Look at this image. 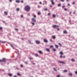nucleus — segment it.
<instances>
[{
  "label": "nucleus",
  "instance_id": "2f4dec72",
  "mask_svg": "<svg viewBox=\"0 0 77 77\" xmlns=\"http://www.w3.org/2000/svg\"><path fill=\"white\" fill-rule=\"evenodd\" d=\"M20 66L21 67V68H23V65L21 64L20 65Z\"/></svg>",
  "mask_w": 77,
  "mask_h": 77
},
{
  "label": "nucleus",
  "instance_id": "7ed1b4c3",
  "mask_svg": "<svg viewBox=\"0 0 77 77\" xmlns=\"http://www.w3.org/2000/svg\"><path fill=\"white\" fill-rule=\"evenodd\" d=\"M32 21H33L34 22H35V23H36V19L35 18H32Z\"/></svg>",
  "mask_w": 77,
  "mask_h": 77
},
{
  "label": "nucleus",
  "instance_id": "9d476101",
  "mask_svg": "<svg viewBox=\"0 0 77 77\" xmlns=\"http://www.w3.org/2000/svg\"><path fill=\"white\" fill-rule=\"evenodd\" d=\"M60 55H63V53L62 51H61L60 52Z\"/></svg>",
  "mask_w": 77,
  "mask_h": 77
},
{
  "label": "nucleus",
  "instance_id": "72a5a7b5",
  "mask_svg": "<svg viewBox=\"0 0 77 77\" xmlns=\"http://www.w3.org/2000/svg\"><path fill=\"white\" fill-rule=\"evenodd\" d=\"M60 58H62V57H63V56L62 55H60Z\"/></svg>",
  "mask_w": 77,
  "mask_h": 77
},
{
  "label": "nucleus",
  "instance_id": "0e129e2a",
  "mask_svg": "<svg viewBox=\"0 0 77 77\" xmlns=\"http://www.w3.org/2000/svg\"><path fill=\"white\" fill-rule=\"evenodd\" d=\"M63 57L64 58H65V56H63Z\"/></svg>",
  "mask_w": 77,
  "mask_h": 77
},
{
  "label": "nucleus",
  "instance_id": "0eeeda50",
  "mask_svg": "<svg viewBox=\"0 0 77 77\" xmlns=\"http://www.w3.org/2000/svg\"><path fill=\"white\" fill-rule=\"evenodd\" d=\"M51 1L52 3V5H54L55 4L54 2V1L53 0H51Z\"/></svg>",
  "mask_w": 77,
  "mask_h": 77
},
{
  "label": "nucleus",
  "instance_id": "37998d69",
  "mask_svg": "<svg viewBox=\"0 0 77 77\" xmlns=\"http://www.w3.org/2000/svg\"><path fill=\"white\" fill-rule=\"evenodd\" d=\"M68 6H70V4L68 3L67 4Z\"/></svg>",
  "mask_w": 77,
  "mask_h": 77
},
{
  "label": "nucleus",
  "instance_id": "2eb2a0df",
  "mask_svg": "<svg viewBox=\"0 0 77 77\" xmlns=\"http://www.w3.org/2000/svg\"><path fill=\"white\" fill-rule=\"evenodd\" d=\"M52 16L53 17H54V18H55V17H56V15L53 14L52 15Z\"/></svg>",
  "mask_w": 77,
  "mask_h": 77
},
{
  "label": "nucleus",
  "instance_id": "4468645a",
  "mask_svg": "<svg viewBox=\"0 0 77 77\" xmlns=\"http://www.w3.org/2000/svg\"><path fill=\"white\" fill-rule=\"evenodd\" d=\"M38 53H40V54H42V51H38Z\"/></svg>",
  "mask_w": 77,
  "mask_h": 77
},
{
  "label": "nucleus",
  "instance_id": "4c0bfd02",
  "mask_svg": "<svg viewBox=\"0 0 77 77\" xmlns=\"http://www.w3.org/2000/svg\"><path fill=\"white\" fill-rule=\"evenodd\" d=\"M58 44L59 45H60L61 46L62 45V44L60 43H59Z\"/></svg>",
  "mask_w": 77,
  "mask_h": 77
},
{
  "label": "nucleus",
  "instance_id": "338daca9",
  "mask_svg": "<svg viewBox=\"0 0 77 77\" xmlns=\"http://www.w3.org/2000/svg\"><path fill=\"white\" fill-rule=\"evenodd\" d=\"M50 7L51 8V7H52V5H50Z\"/></svg>",
  "mask_w": 77,
  "mask_h": 77
},
{
  "label": "nucleus",
  "instance_id": "ea45409f",
  "mask_svg": "<svg viewBox=\"0 0 77 77\" xmlns=\"http://www.w3.org/2000/svg\"><path fill=\"white\" fill-rule=\"evenodd\" d=\"M65 7V5H63L62 6V8H63Z\"/></svg>",
  "mask_w": 77,
  "mask_h": 77
},
{
  "label": "nucleus",
  "instance_id": "b1692460",
  "mask_svg": "<svg viewBox=\"0 0 77 77\" xmlns=\"http://www.w3.org/2000/svg\"><path fill=\"white\" fill-rule=\"evenodd\" d=\"M61 6V4H59L58 5V6L60 7Z\"/></svg>",
  "mask_w": 77,
  "mask_h": 77
},
{
  "label": "nucleus",
  "instance_id": "cd10ccee",
  "mask_svg": "<svg viewBox=\"0 0 77 77\" xmlns=\"http://www.w3.org/2000/svg\"><path fill=\"white\" fill-rule=\"evenodd\" d=\"M6 42H2V44H5V43H6Z\"/></svg>",
  "mask_w": 77,
  "mask_h": 77
},
{
  "label": "nucleus",
  "instance_id": "e433bc0d",
  "mask_svg": "<svg viewBox=\"0 0 77 77\" xmlns=\"http://www.w3.org/2000/svg\"><path fill=\"white\" fill-rule=\"evenodd\" d=\"M23 15H21L20 17H21V18H23Z\"/></svg>",
  "mask_w": 77,
  "mask_h": 77
},
{
  "label": "nucleus",
  "instance_id": "473e14b6",
  "mask_svg": "<svg viewBox=\"0 0 77 77\" xmlns=\"http://www.w3.org/2000/svg\"><path fill=\"white\" fill-rule=\"evenodd\" d=\"M64 11H67V8H65L64 9Z\"/></svg>",
  "mask_w": 77,
  "mask_h": 77
},
{
  "label": "nucleus",
  "instance_id": "1a4fd4ad",
  "mask_svg": "<svg viewBox=\"0 0 77 77\" xmlns=\"http://www.w3.org/2000/svg\"><path fill=\"white\" fill-rule=\"evenodd\" d=\"M63 33L65 34H66V33H68V32H67V31L65 30L63 31Z\"/></svg>",
  "mask_w": 77,
  "mask_h": 77
},
{
  "label": "nucleus",
  "instance_id": "bf43d9fd",
  "mask_svg": "<svg viewBox=\"0 0 77 77\" xmlns=\"http://www.w3.org/2000/svg\"><path fill=\"white\" fill-rule=\"evenodd\" d=\"M75 14V12H74L73 13V14Z\"/></svg>",
  "mask_w": 77,
  "mask_h": 77
},
{
  "label": "nucleus",
  "instance_id": "5fc2aeb1",
  "mask_svg": "<svg viewBox=\"0 0 77 77\" xmlns=\"http://www.w3.org/2000/svg\"><path fill=\"white\" fill-rule=\"evenodd\" d=\"M48 15H51V14H50V13H48Z\"/></svg>",
  "mask_w": 77,
  "mask_h": 77
},
{
  "label": "nucleus",
  "instance_id": "6e6552de",
  "mask_svg": "<svg viewBox=\"0 0 77 77\" xmlns=\"http://www.w3.org/2000/svg\"><path fill=\"white\" fill-rule=\"evenodd\" d=\"M59 62L60 63H63V64H65V62L63 61H59Z\"/></svg>",
  "mask_w": 77,
  "mask_h": 77
},
{
  "label": "nucleus",
  "instance_id": "f257e3e1",
  "mask_svg": "<svg viewBox=\"0 0 77 77\" xmlns=\"http://www.w3.org/2000/svg\"><path fill=\"white\" fill-rule=\"evenodd\" d=\"M30 6L29 5H26L25 6L24 8V10L25 11H26V12H29V11H30Z\"/></svg>",
  "mask_w": 77,
  "mask_h": 77
},
{
  "label": "nucleus",
  "instance_id": "dca6fc26",
  "mask_svg": "<svg viewBox=\"0 0 77 77\" xmlns=\"http://www.w3.org/2000/svg\"><path fill=\"white\" fill-rule=\"evenodd\" d=\"M71 61H72V62H75V60L74 59H72L71 60Z\"/></svg>",
  "mask_w": 77,
  "mask_h": 77
},
{
  "label": "nucleus",
  "instance_id": "052dcab7",
  "mask_svg": "<svg viewBox=\"0 0 77 77\" xmlns=\"http://www.w3.org/2000/svg\"><path fill=\"white\" fill-rule=\"evenodd\" d=\"M14 77H17V75H14Z\"/></svg>",
  "mask_w": 77,
  "mask_h": 77
},
{
  "label": "nucleus",
  "instance_id": "4be33fe9",
  "mask_svg": "<svg viewBox=\"0 0 77 77\" xmlns=\"http://www.w3.org/2000/svg\"><path fill=\"white\" fill-rule=\"evenodd\" d=\"M4 13L5 15H8V13L7 12L5 11Z\"/></svg>",
  "mask_w": 77,
  "mask_h": 77
},
{
  "label": "nucleus",
  "instance_id": "4d7b16f0",
  "mask_svg": "<svg viewBox=\"0 0 77 77\" xmlns=\"http://www.w3.org/2000/svg\"><path fill=\"white\" fill-rule=\"evenodd\" d=\"M75 74H77V71H76V72H75Z\"/></svg>",
  "mask_w": 77,
  "mask_h": 77
},
{
  "label": "nucleus",
  "instance_id": "bb28decb",
  "mask_svg": "<svg viewBox=\"0 0 77 77\" xmlns=\"http://www.w3.org/2000/svg\"><path fill=\"white\" fill-rule=\"evenodd\" d=\"M35 56H36V57H38V54H36L35 55Z\"/></svg>",
  "mask_w": 77,
  "mask_h": 77
},
{
  "label": "nucleus",
  "instance_id": "f03ea898",
  "mask_svg": "<svg viewBox=\"0 0 77 77\" xmlns=\"http://www.w3.org/2000/svg\"><path fill=\"white\" fill-rule=\"evenodd\" d=\"M59 27V26L56 25H54L52 26V27L54 28H57V27Z\"/></svg>",
  "mask_w": 77,
  "mask_h": 77
},
{
  "label": "nucleus",
  "instance_id": "e2e57ef3",
  "mask_svg": "<svg viewBox=\"0 0 77 77\" xmlns=\"http://www.w3.org/2000/svg\"><path fill=\"white\" fill-rule=\"evenodd\" d=\"M66 1L67 2H69V0H66Z\"/></svg>",
  "mask_w": 77,
  "mask_h": 77
},
{
  "label": "nucleus",
  "instance_id": "3c124183",
  "mask_svg": "<svg viewBox=\"0 0 77 77\" xmlns=\"http://www.w3.org/2000/svg\"><path fill=\"white\" fill-rule=\"evenodd\" d=\"M28 42H29V43H30L31 41L30 40L28 41Z\"/></svg>",
  "mask_w": 77,
  "mask_h": 77
},
{
  "label": "nucleus",
  "instance_id": "603ef678",
  "mask_svg": "<svg viewBox=\"0 0 77 77\" xmlns=\"http://www.w3.org/2000/svg\"><path fill=\"white\" fill-rule=\"evenodd\" d=\"M39 4H40V5H41V4H42V2H40Z\"/></svg>",
  "mask_w": 77,
  "mask_h": 77
},
{
  "label": "nucleus",
  "instance_id": "69168bd1",
  "mask_svg": "<svg viewBox=\"0 0 77 77\" xmlns=\"http://www.w3.org/2000/svg\"><path fill=\"white\" fill-rule=\"evenodd\" d=\"M25 63H26V64H27V62H25Z\"/></svg>",
  "mask_w": 77,
  "mask_h": 77
},
{
  "label": "nucleus",
  "instance_id": "39448f33",
  "mask_svg": "<svg viewBox=\"0 0 77 77\" xmlns=\"http://www.w3.org/2000/svg\"><path fill=\"white\" fill-rule=\"evenodd\" d=\"M43 40L44 42H45L46 43H47V42H48V40L47 39H44Z\"/></svg>",
  "mask_w": 77,
  "mask_h": 77
},
{
  "label": "nucleus",
  "instance_id": "c85d7f7f",
  "mask_svg": "<svg viewBox=\"0 0 77 77\" xmlns=\"http://www.w3.org/2000/svg\"><path fill=\"white\" fill-rule=\"evenodd\" d=\"M17 75H21V74L20 73H18Z\"/></svg>",
  "mask_w": 77,
  "mask_h": 77
},
{
  "label": "nucleus",
  "instance_id": "58836bf2",
  "mask_svg": "<svg viewBox=\"0 0 77 77\" xmlns=\"http://www.w3.org/2000/svg\"><path fill=\"white\" fill-rule=\"evenodd\" d=\"M60 1H61V2H63L65 1V0H60Z\"/></svg>",
  "mask_w": 77,
  "mask_h": 77
},
{
  "label": "nucleus",
  "instance_id": "c9c22d12",
  "mask_svg": "<svg viewBox=\"0 0 77 77\" xmlns=\"http://www.w3.org/2000/svg\"><path fill=\"white\" fill-rule=\"evenodd\" d=\"M29 59L30 60H32L33 59V58H32V57H29Z\"/></svg>",
  "mask_w": 77,
  "mask_h": 77
},
{
  "label": "nucleus",
  "instance_id": "412c9836",
  "mask_svg": "<svg viewBox=\"0 0 77 77\" xmlns=\"http://www.w3.org/2000/svg\"><path fill=\"white\" fill-rule=\"evenodd\" d=\"M16 10L17 11H20V8H17Z\"/></svg>",
  "mask_w": 77,
  "mask_h": 77
},
{
  "label": "nucleus",
  "instance_id": "393cba45",
  "mask_svg": "<svg viewBox=\"0 0 77 77\" xmlns=\"http://www.w3.org/2000/svg\"><path fill=\"white\" fill-rule=\"evenodd\" d=\"M54 70L55 71H57V70L54 68Z\"/></svg>",
  "mask_w": 77,
  "mask_h": 77
},
{
  "label": "nucleus",
  "instance_id": "864d4df0",
  "mask_svg": "<svg viewBox=\"0 0 77 77\" xmlns=\"http://www.w3.org/2000/svg\"><path fill=\"white\" fill-rule=\"evenodd\" d=\"M9 1L10 2H11L12 1V0H9Z\"/></svg>",
  "mask_w": 77,
  "mask_h": 77
},
{
  "label": "nucleus",
  "instance_id": "ddd939ff",
  "mask_svg": "<svg viewBox=\"0 0 77 77\" xmlns=\"http://www.w3.org/2000/svg\"><path fill=\"white\" fill-rule=\"evenodd\" d=\"M8 75H9V76H10V77H12V74L9 73L8 74Z\"/></svg>",
  "mask_w": 77,
  "mask_h": 77
},
{
  "label": "nucleus",
  "instance_id": "c756f323",
  "mask_svg": "<svg viewBox=\"0 0 77 77\" xmlns=\"http://www.w3.org/2000/svg\"><path fill=\"white\" fill-rule=\"evenodd\" d=\"M51 48H53V46L51 45L50 46Z\"/></svg>",
  "mask_w": 77,
  "mask_h": 77
},
{
  "label": "nucleus",
  "instance_id": "774afa93",
  "mask_svg": "<svg viewBox=\"0 0 77 77\" xmlns=\"http://www.w3.org/2000/svg\"><path fill=\"white\" fill-rule=\"evenodd\" d=\"M3 23H5V21H3Z\"/></svg>",
  "mask_w": 77,
  "mask_h": 77
},
{
  "label": "nucleus",
  "instance_id": "f3484780",
  "mask_svg": "<svg viewBox=\"0 0 77 77\" xmlns=\"http://www.w3.org/2000/svg\"><path fill=\"white\" fill-rule=\"evenodd\" d=\"M38 15H39L41 14V13L40 12H38Z\"/></svg>",
  "mask_w": 77,
  "mask_h": 77
},
{
  "label": "nucleus",
  "instance_id": "6e6d98bb",
  "mask_svg": "<svg viewBox=\"0 0 77 77\" xmlns=\"http://www.w3.org/2000/svg\"><path fill=\"white\" fill-rule=\"evenodd\" d=\"M38 8H40V6H39V5H38Z\"/></svg>",
  "mask_w": 77,
  "mask_h": 77
},
{
  "label": "nucleus",
  "instance_id": "9b49d317",
  "mask_svg": "<svg viewBox=\"0 0 77 77\" xmlns=\"http://www.w3.org/2000/svg\"><path fill=\"white\" fill-rule=\"evenodd\" d=\"M46 50L47 51H48V52H50V49L49 48H46Z\"/></svg>",
  "mask_w": 77,
  "mask_h": 77
},
{
  "label": "nucleus",
  "instance_id": "423d86ee",
  "mask_svg": "<svg viewBox=\"0 0 77 77\" xmlns=\"http://www.w3.org/2000/svg\"><path fill=\"white\" fill-rule=\"evenodd\" d=\"M2 62H6V59L5 58H3L2 60Z\"/></svg>",
  "mask_w": 77,
  "mask_h": 77
},
{
  "label": "nucleus",
  "instance_id": "a18cd8bd",
  "mask_svg": "<svg viewBox=\"0 0 77 77\" xmlns=\"http://www.w3.org/2000/svg\"><path fill=\"white\" fill-rule=\"evenodd\" d=\"M72 4H73V5H74V4H75V2H73L72 3Z\"/></svg>",
  "mask_w": 77,
  "mask_h": 77
},
{
  "label": "nucleus",
  "instance_id": "49530a36",
  "mask_svg": "<svg viewBox=\"0 0 77 77\" xmlns=\"http://www.w3.org/2000/svg\"><path fill=\"white\" fill-rule=\"evenodd\" d=\"M47 10H48V9H47V8H45V11H47Z\"/></svg>",
  "mask_w": 77,
  "mask_h": 77
},
{
  "label": "nucleus",
  "instance_id": "7c9ffc66",
  "mask_svg": "<svg viewBox=\"0 0 77 77\" xmlns=\"http://www.w3.org/2000/svg\"><path fill=\"white\" fill-rule=\"evenodd\" d=\"M67 71H68L66 70H64V72H67Z\"/></svg>",
  "mask_w": 77,
  "mask_h": 77
},
{
  "label": "nucleus",
  "instance_id": "6ab92c4d",
  "mask_svg": "<svg viewBox=\"0 0 77 77\" xmlns=\"http://www.w3.org/2000/svg\"><path fill=\"white\" fill-rule=\"evenodd\" d=\"M69 75L70 76H72V73H69Z\"/></svg>",
  "mask_w": 77,
  "mask_h": 77
},
{
  "label": "nucleus",
  "instance_id": "09e8293b",
  "mask_svg": "<svg viewBox=\"0 0 77 77\" xmlns=\"http://www.w3.org/2000/svg\"><path fill=\"white\" fill-rule=\"evenodd\" d=\"M15 30H16L17 31H18V29H15Z\"/></svg>",
  "mask_w": 77,
  "mask_h": 77
},
{
  "label": "nucleus",
  "instance_id": "8fccbe9b",
  "mask_svg": "<svg viewBox=\"0 0 77 77\" xmlns=\"http://www.w3.org/2000/svg\"><path fill=\"white\" fill-rule=\"evenodd\" d=\"M50 41L51 42H53V40H52V39H50Z\"/></svg>",
  "mask_w": 77,
  "mask_h": 77
},
{
  "label": "nucleus",
  "instance_id": "680f3d73",
  "mask_svg": "<svg viewBox=\"0 0 77 77\" xmlns=\"http://www.w3.org/2000/svg\"><path fill=\"white\" fill-rule=\"evenodd\" d=\"M0 62H2V60H0Z\"/></svg>",
  "mask_w": 77,
  "mask_h": 77
},
{
  "label": "nucleus",
  "instance_id": "5701e85b",
  "mask_svg": "<svg viewBox=\"0 0 77 77\" xmlns=\"http://www.w3.org/2000/svg\"><path fill=\"white\" fill-rule=\"evenodd\" d=\"M55 47L56 48H58V47H59L57 46V45H55Z\"/></svg>",
  "mask_w": 77,
  "mask_h": 77
},
{
  "label": "nucleus",
  "instance_id": "a19ab883",
  "mask_svg": "<svg viewBox=\"0 0 77 77\" xmlns=\"http://www.w3.org/2000/svg\"><path fill=\"white\" fill-rule=\"evenodd\" d=\"M11 47H12V48H13L14 49V47H13V46H12V45H11Z\"/></svg>",
  "mask_w": 77,
  "mask_h": 77
},
{
  "label": "nucleus",
  "instance_id": "a878e982",
  "mask_svg": "<svg viewBox=\"0 0 77 77\" xmlns=\"http://www.w3.org/2000/svg\"><path fill=\"white\" fill-rule=\"evenodd\" d=\"M33 16L34 18L36 17V15H33Z\"/></svg>",
  "mask_w": 77,
  "mask_h": 77
},
{
  "label": "nucleus",
  "instance_id": "c03bdc74",
  "mask_svg": "<svg viewBox=\"0 0 77 77\" xmlns=\"http://www.w3.org/2000/svg\"><path fill=\"white\" fill-rule=\"evenodd\" d=\"M57 77H60V75H57Z\"/></svg>",
  "mask_w": 77,
  "mask_h": 77
},
{
  "label": "nucleus",
  "instance_id": "f704fd0d",
  "mask_svg": "<svg viewBox=\"0 0 77 77\" xmlns=\"http://www.w3.org/2000/svg\"><path fill=\"white\" fill-rule=\"evenodd\" d=\"M3 29V28L2 27H0V30H2Z\"/></svg>",
  "mask_w": 77,
  "mask_h": 77
},
{
  "label": "nucleus",
  "instance_id": "a211bd4d",
  "mask_svg": "<svg viewBox=\"0 0 77 77\" xmlns=\"http://www.w3.org/2000/svg\"><path fill=\"white\" fill-rule=\"evenodd\" d=\"M53 50L54 51H56V49L54 48H53Z\"/></svg>",
  "mask_w": 77,
  "mask_h": 77
},
{
  "label": "nucleus",
  "instance_id": "f8f14e48",
  "mask_svg": "<svg viewBox=\"0 0 77 77\" xmlns=\"http://www.w3.org/2000/svg\"><path fill=\"white\" fill-rule=\"evenodd\" d=\"M16 2L17 3H20V1L19 0H17L16 1Z\"/></svg>",
  "mask_w": 77,
  "mask_h": 77
},
{
  "label": "nucleus",
  "instance_id": "13d9d810",
  "mask_svg": "<svg viewBox=\"0 0 77 77\" xmlns=\"http://www.w3.org/2000/svg\"><path fill=\"white\" fill-rule=\"evenodd\" d=\"M21 2H22V3H24V2L23 1H21Z\"/></svg>",
  "mask_w": 77,
  "mask_h": 77
},
{
  "label": "nucleus",
  "instance_id": "79ce46f5",
  "mask_svg": "<svg viewBox=\"0 0 77 77\" xmlns=\"http://www.w3.org/2000/svg\"><path fill=\"white\" fill-rule=\"evenodd\" d=\"M32 25H35V23H32Z\"/></svg>",
  "mask_w": 77,
  "mask_h": 77
},
{
  "label": "nucleus",
  "instance_id": "de8ad7c7",
  "mask_svg": "<svg viewBox=\"0 0 77 77\" xmlns=\"http://www.w3.org/2000/svg\"><path fill=\"white\" fill-rule=\"evenodd\" d=\"M57 30H58V31H59V30H60V29H59V28H57Z\"/></svg>",
  "mask_w": 77,
  "mask_h": 77
},
{
  "label": "nucleus",
  "instance_id": "20e7f679",
  "mask_svg": "<svg viewBox=\"0 0 77 77\" xmlns=\"http://www.w3.org/2000/svg\"><path fill=\"white\" fill-rule=\"evenodd\" d=\"M35 42L36 44H40V41L38 40H36L35 41Z\"/></svg>",
  "mask_w": 77,
  "mask_h": 77
},
{
  "label": "nucleus",
  "instance_id": "aec40b11",
  "mask_svg": "<svg viewBox=\"0 0 77 77\" xmlns=\"http://www.w3.org/2000/svg\"><path fill=\"white\" fill-rule=\"evenodd\" d=\"M53 38L54 39H56V36H53Z\"/></svg>",
  "mask_w": 77,
  "mask_h": 77
}]
</instances>
